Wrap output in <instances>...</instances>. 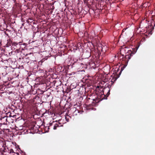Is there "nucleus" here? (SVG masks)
Listing matches in <instances>:
<instances>
[{"mask_svg": "<svg viewBox=\"0 0 155 155\" xmlns=\"http://www.w3.org/2000/svg\"><path fill=\"white\" fill-rule=\"evenodd\" d=\"M120 54L122 55L123 63L126 65L127 64L130 58V57L134 54L135 52H133L131 50H128V48L124 47L122 48L120 50Z\"/></svg>", "mask_w": 155, "mask_h": 155, "instance_id": "1", "label": "nucleus"}, {"mask_svg": "<svg viewBox=\"0 0 155 155\" xmlns=\"http://www.w3.org/2000/svg\"><path fill=\"white\" fill-rule=\"evenodd\" d=\"M21 54H22V52L21 51H20L18 50H17V56L18 58L19 59H21V58L23 59V61L24 62L28 63L29 62V58L28 57H27L26 58L25 57V58L22 57L21 56H20V55H21Z\"/></svg>", "mask_w": 155, "mask_h": 155, "instance_id": "2", "label": "nucleus"}, {"mask_svg": "<svg viewBox=\"0 0 155 155\" xmlns=\"http://www.w3.org/2000/svg\"><path fill=\"white\" fill-rule=\"evenodd\" d=\"M70 112L74 111L73 114L76 115L78 113H79V110L76 109V107H73L70 109Z\"/></svg>", "mask_w": 155, "mask_h": 155, "instance_id": "3", "label": "nucleus"}, {"mask_svg": "<svg viewBox=\"0 0 155 155\" xmlns=\"http://www.w3.org/2000/svg\"><path fill=\"white\" fill-rule=\"evenodd\" d=\"M102 45V46H99L98 48V49L99 50H101L102 52H105L106 51L107 46H103L102 45Z\"/></svg>", "mask_w": 155, "mask_h": 155, "instance_id": "4", "label": "nucleus"}, {"mask_svg": "<svg viewBox=\"0 0 155 155\" xmlns=\"http://www.w3.org/2000/svg\"><path fill=\"white\" fill-rule=\"evenodd\" d=\"M2 120H5V122H4L2 124H6L5 123V122H6L8 121H7V117H4L3 118H2Z\"/></svg>", "mask_w": 155, "mask_h": 155, "instance_id": "5", "label": "nucleus"}, {"mask_svg": "<svg viewBox=\"0 0 155 155\" xmlns=\"http://www.w3.org/2000/svg\"><path fill=\"white\" fill-rule=\"evenodd\" d=\"M62 125H59L58 124H56L54 125L53 128V129L54 130H56L57 128V127H60L62 126Z\"/></svg>", "mask_w": 155, "mask_h": 155, "instance_id": "6", "label": "nucleus"}, {"mask_svg": "<svg viewBox=\"0 0 155 155\" xmlns=\"http://www.w3.org/2000/svg\"><path fill=\"white\" fill-rule=\"evenodd\" d=\"M110 94V90H109L108 91V92H107V94H106V95L107 97H106V98H104V99H107V97Z\"/></svg>", "mask_w": 155, "mask_h": 155, "instance_id": "7", "label": "nucleus"}, {"mask_svg": "<svg viewBox=\"0 0 155 155\" xmlns=\"http://www.w3.org/2000/svg\"><path fill=\"white\" fill-rule=\"evenodd\" d=\"M21 42H20L19 43H18V42H15L14 43V44L15 45V46H16L17 45H18V44H19V45H21Z\"/></svg>", "mask_w": 155, "mask_h": 155, "instance_id": "8", "label": "nucleus"}, {"mask_svg": "<svg viewBox=\"0 0 155 155\" xmlns=\"http://www.w3.org/2000/svg\"><path fill=\"white\" fill-rule=\"evenodd\" d=\"M65 119H66V120L67 122L69 121V119H68V118L66 117H65Z\"/></svg>", "mask_w": 155, "mask_h": 155, "instance_id": "9", "label": "nucleus"}, {"mask_svg": "<svg viewBox=\"0 0 155 155\" xmlns=\"http://www.w3.org/2000/svg\"><path fill=\"white\" fill-rule=\"evenodd\" d=\"M31 54V53H30L29 54H26L25 55V56L26 57H27L28 55L29 54Z\"/></svg>", "mask_w": 155, "mask_h": 155, "instance_id": "10", "label": "nucleus"}, {"mask_svg": "<svg viewBox=\"0 0 155 155\" xmlns=\"http://www.w3.org/2000/svg\"><path fill=\"white\" fill-rule=\"evenodd\" d=\"M58 124L59 125H61V123L59 122H58Z\"/></svg>", "mask_w": 155, "mask_h": 155, "instance_id": "11", "label": "nucleus"}, {"mask_svg": "<svg viewBox=\"0 0 155 155\" xmlns=\"http://www.w3.org/2000/svg\"><path fill=\"white\" fill-rule=\"evenodd\" d=\"M5 121V120H2V122H3V123L4 122H4V121Z\"/></svg>", "mask_w": 155, "mask_h": 155, "instance_id": "12", "label": "nucleus"}, {"mask_svg": "<svg viewBox=\"0 0 155 155\" xmlns=\"http://www.w3.org/2000/svg\"><path fill=\"white\" fill-rule=\"evenodd\" d=\"M53 9H54V6H53Z\"/></svg>", "mask_w": 155, "mask_h": 155, "instance_id": "13", "label": "nucleus"}, {"mask_svg": "<svg viewBox=\"0 0 155 155\" xmlns=\"http://www.w3.org/2000/svg\"><path fill=\"white\" fill-rule=\"evenodd\" d=\"M53 9H54V6H53Z\"/></svg>", "mask_w": 155, "mask_h": 155, "instance_id": "14", "label": "nucleus"}, {"mask_svg": "<svg viewBox=\"0 0 155 155\" xmlns=\"http://www.w3.org/2000/svg\"><path fill=\"white\" fill-rule=\"evenodd\" d=\"M53 9H54V6H53Z\"/></svg>", "mask_w": 155, "mask_h": 155, "instance_id": "15", "label": "nucleus"}]
</instances>
